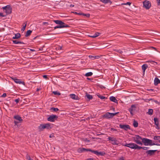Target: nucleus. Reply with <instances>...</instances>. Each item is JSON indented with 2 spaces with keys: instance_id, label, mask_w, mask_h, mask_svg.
<instances>
[{
  "instance_id": "nucleus-1",
  "label": "nucleus",
  "mask_w": 160,
  "mask_h": 160,
  "mask_svg": "<svg viewBox=\"0 0 160 160\" xmlns=\"http://www.w3.org/2000/svg\"><path fill=\"white\" fill-rule=\"evenodd\" d=\"M142 142L145 146H152L154 145L160 146V144L157 143L152 142V141L151 140L146 138H143L142 139Z\"/></svg>"
},
{
  "instance_id": "nucleus-2",
  "label": "nucleus",
  "mask_w": 160,
  "mask_h": 160,
  "mask_svg": "<svg viewBox=\"0 0 160 160\" xmlns=\"http://www.w3.org/2000/svg\"><path fill=\"white\" fill-rule=\"evenodd\" d=\"M52 127L50 123H47L45 124H41L38 126V129L39 131L41 132L43 131L44 129H50Z\"/></svg>"
},
{
  "instance_id": "nucleus-3",
  "label": "nucleus",
  "mask_w": 160,
  "mask_h": 160,
  "mask_svg": "<svg viewBox=\"0 0 160 160\" xmlns=\"http://www.w3.org/2000/svg\"><path fill=\"white\" fill-rule=\"evenodd\" d=\"M119 112H117L115 113H110L109 112H107L105 114L102 115V117L103 118H106L108 119L113 117L114 116L118 114Z\"/></svg>"
},
{
  "instance_id": "nucleus-4",
  "label": "nucleus",
  "mask_w": 160,
  "mask_h": 160,
  "mask_svg": "<svg viewBox=\"0 0 160 160\" xmlns=\"http://www.w3.org/2000/svg\"><path fill=\"white\" fill-rule=\"evenodd\" d=\"M126 147H129L132 149H138V145L132 142L129 143H126L125 145H123Z\"/></svg>"
},
{
  "instance_id": "nucleus-5",
  "label": "nucleus",
  "mask_w": 160,
  "mask_h": 160,
  "mask_svg": "<svg viewBox=\"0 0 160 160\" xmlns=\"http://www.w3.org/2000/svg\"><path fill=\"white\" fill-rule=\"evenodd\" d=\"M142 138L141 136L139 135H136L135 137H134L133 139L134 141L137 144L142 145V143L141 141V140L142 141Z\"/></svg>"
},
{
  "instance_id": "nucleus-6",
  "label": "nucleus",
  "mask_w": 160,
  "mask_h": 160,
  "mask_svg": "<svg viewBox=\"0 0 160 160\" xmlns=\"http://www.w3.org/2000/svg\"><path fill=\"white\" fill-rule=\"evenodd\" d=\"M2 8L4 11L5 12L6 15L12 13V8L10 5H7L2 7Z\"/></svg>"
},
{
  "instance_id": "nucleus-7",
  "label": "nucleus",
  "mask_w": 160,
  "mask_h": 160,
  "mask_svg": "<svg viewBox=\"0 0 160 160\" xmlns=\"http://www.w3.org/2000/svg\"><path fill=\"white\" fill-rule=\"evenodd\" d=\"M12 80H13L14 82L17 84H22L24 86H25V83L24 82L21 81V79H17L15 77H10Z\"/></svg>"
},
{
  "instance_id": "nucleus-8",
  "label": "nucleus",
  "mask_w": 160,
  "mask_h": 160,
  "mask_svg": "<svg viewBox=\"0 0 160 160\" xmlns=\"http://www.w3.org/2000/svg\"><path fill=\"white\" fill-rule=\"evenodd\" d=\"M58 118V117L55 115L52 114L50 115L47 118L48 121L51 122H54L55 120H56Z\"/></svg>"
},
{
  "instance_id": "nucleus-9",
  "label": "nucleus",
  "mask_w": 160,
  "mask_h": 160,
  "mask_svg": "<svg viewBox=\"0 0 160 160\" xmlns=\"http://www.w3.org/2000/svg\"><path fill=\"white\" fill-rule=\"evenodd\" d=\"M143 6L146 9H149L151 7V2L147 0H145L143 2Z\"/></svg>"
},
{
  "instance_id": "nucleus-10",
  "label": "nucleus",
  "mask_w": 160,
  "mask_h": 160,
  "mask_svg": "<svg viewBox=\"0 0 160 160\" xmlns=\"http://www.w3.org/2000/svg\"><path fill=\"white\" fill-rule=\"evenodd\" d=\"M119 127L122 129H123L127 131L128 129H130V126L128 125H122L120 124L119 125Z\"/></svg>"
},
{
  "instance_id": "nucleus-11",
  "label": "nucleus",
  "mask_w": 160,
  "mask_h": 160,
  "mask_svg": "<svg viewBox=\"0 0 160 160\" xmlns=\"http://www.w3.org/2000/svg\"><path fill=\"white\" fill-rule=\"evenodd\" d=\"M70 26L68 25L65 24H63L62 25H61V24H58V25L55 27L54 28V29H55L57 28H69L70 27Z\"/></svg>"
},
{
  "instance_id": "nucleus-12",
  "label": "nucleus",
  "mask_w": 160,
  "mask_h": 160,
  "mask_svg": "<svg viewBox=\"0 0 160 160\" xmlns=\"http://www.w3.org/2000/svg\"><path fill=\"white\" fill-rule=\"evenodd\" d=\"M157 151V150H149L147 151L146 153L148 155H149L151 156L154 155Z\"/></svg>"
},
{
  "instance_id": "nucleus-13",
  "label": "nucleus",
  "mask_w": 160,
  "mask_h": 160,
  "mask_svg": "<svg viewBox=\"0 0 160 160\" xmlns=\"http://www.w3.org/2000/svg\"><path fill=\"white\" fill-rule=\"evenodd\" d=\"M70 98L72 99L75 100H79L80 98L79 97L75 94H72L70 95Z\"/></svg>"
},
{
  "instance_id": "nucleus-14",
  "label": "nucleus",
  "mask_w": 160,
  "mask_h": 160,
  "mask_svg": "<svg viewBox=\"0 0 160 160\" xmlns=\"http://www.w3.org/2000/svg\"><path fill=\"white\" fill-rule=\"evenodd\" d=\"M136 108V106L135 104H132L131 105V107L128 109V111L130 112V114L132 115H133V113L132 111H133V109H135Z\"/></svg>"
},
{
  "instance_id": "nucleus-15",
  "label": "nucleus",
  "mask_w": 160,
  "mask_h": 160,
  "mask_svg": "<svg viewBox=\"0 0 160 160\" xmlns=\"http://www.w3.org/2000/svg\"><path fill=\"white\" fill-rule=\"evenodd\" d=\"M148 66L147 64H145L142 66V70L143 75L145 74L146 70L148 68Z\"/></svg>"
},
{
  "instance_id": "nucleus-16",
  "label": "nucleus",
  "mask_w": 160,
  "mask_h": 160,
  "mask_svg": "<svg viewBox=\"0 0 160 160\" xmlns=\"http://www.w3.org/2000/svg\"><path fill=\"white\" fill-rule=\"evenodd\" d=\"M88 148L86 149L84 148H79L78 150V152L80 153H82L84 152H88Z\"/></svg>"
},
{
  "instance_id": "nucleus-17",
  "label": "nucleus",
  "mask_w": 160,
  "mask_h": 160,
  "mask_svg": "<svg viewBox=\"0 0 160 160\" xmlns=\"http://www.w3.org/2000/svg\"><path fill=\"white\" fill-rule=\"evenodd\" d=\"M53 21L57 24H61V25L65 24V23L61 20H54Z\"/></svg>"
},
{
  "instance_id": "nucleus-18",
  "label": "nucleus",
  "mask_w": 160,
  "mask_h": 160,
  "mask_svg": "<svg viewBox=\"0 0 160 160\" xmlns=\"http://www.w3.org/2000/svg\"><path fill=\"white\" fill-rule=\"evenodd\" d=\"M14 118L19 121L20 122H21L22 121V119L19 115H15L14 117Z\"/></svg>"
},
{
  "instance_id": "nucleus-19",
  "label": "nucleus",
  "mask_w": 160,
  "mask_h": 160,
  "mask_svg": "<svg viewBox=\"0 0 160 160\" xmlns=\"http://www.w3.org/2000/svg\"><path fill=\"white\" fill-rule=\"evenodd\" d=\"M106 154V153L104 152H98L97 151L96 155L98 156H103Z\"/></svg>"
},
{
  "instance_id": "nucleus-20",
  "label": "nucleus",
  "mask_w": 160,
  "mask_h": 160,
  "mask_svg": "<svg viewBox=\"0 0 160 160\" xmlns=\"http://www.w3.org/2000/svg\"><path fill=\"white\" fill-rule=\"evenodd\" d=\"M159 83H160V80L158 78H155L154 80V85H157Z\"/></svg>"
},
{
  "instance_id": "nucleus-21",
  "label": "nucleus",
  "mask_w": 160,
  "mask_h": 160,
  "mask_svg": "<svg viewBox=\"0 0 160 160\" xmlns=\"http://www.w3.org/2000/svg\"><path fill=\"white\" fill-rule=\"evenodd\" d=\"M100 1L102 2L104 4H107L110 3L111 4L112 2L110 0H100Z\"/></svg>"
},
{
  "instance_id": "nucleus-22",
  "label": "nucleus",
  "mask_w": 160,
  "mask_h": 160,
  "mask_svg": "<svg viewBox=\"0 0 160 160\" xmlns=\"http://www.w3.org/2000/svg\"><path fill=\"white\" fill-rule=\"evenodd\" d=\"M110 100L111 101H112L114 102L118 103V101H117V100L116 99V98L114 97H113V96L110 97Z\"/></svg>"
},
{
  "instance_id": "nucleus-23",
  "label": "nucleus",
  "mask_w": 160,
  "mask_h": 160,
  "mask_svg": "<svg viewBox=\"0 0 160 160\" xmlns=\"http://www.w3.org/2000/svg\"><path fill=\"white\" fill-rule=\"evenodd\" d=\"M13 43L15 44H24V43L23 42H21L20 41H18L16 40H12Z\"/></svg>"
},
{
  "instance_id": "nucleus-24",
  "label": "nucleus",
  "mask_w": 160,
  "mask_h": 160,
  "mask_svg": "<svg viewBox=\"0 0 160 160\" xmlns=\"http://www.w3.org/2000/svg\"><path fill=\"white\" fill-rule=\"evenodd\" d=\"M21 37V34L20 33H18L15 34V36L12 37L13 39H18L19 38Z\"/></svg>"
},
{
  "instance_id": "nucleus-25",
  "label": "nucleus",
  "mask_w": 160,
  "mask_h": 160,
  "mask_svg": "<svg viewBox=\"0 0 160 160\" xmlns=\"http://www.w3.org/2000/svg\"><path fill=\"white\" fill-rule=\"evenodd\" d=\"M112 144L113 145H118L119 144L121 143L118 140L115 138V140L114 142H112Z\"/></svg>"
},
{
  "instance_id": "nucleus-26",
  "label": "nucleus",
  "mask_w": 160,
  "mask_h": 160,
  "mask_svg": "<svg viewBox=\"0 0 160 160\" xmlns=\"http://www.w3.org/2000/svg\"><path fill=\"white\" fill-rule=\"evenodd\" d=\"M153 139L155 140L158 141V142L160 143V136H155L153 137Z\"/></svg>"
},
{
  "instance_id": "nucleus-27",
  "label": "nucleus",
  "mask_w": 160,
  "mask_h": 160,
  "mask_svg": "<svg viewBox=\"0 0 160 160\" xmlns=\"http://www.w3.org/2000/svg\"><path fill=\"white\" fill-rule=\"evenodd\" d=\"M100 33L98 32H96L93 35L90 36V37L95 38L99 36Z\"/></svg>"
},
{
  "instance_id": "nucleus-28",
  "label": "nucleus",
  "mask_w": 160,
  "mask_h": 160,
  "mask_svg": "<svg viewBox=\"0 0 160 160\" xmlns=\"http://www.w3.org/2000/svg\"><path fill=\"white\" fill-rule=\"evenodd\" d=\"M97 95L99 98H100L102 100V99H107V98L106 97L104 96H101L100 94L98 93L97 94Z\"/></svg>"
},
{
  "instance_id": "nucleus-29",
  "label": "nucleus",
  "mask_w": 160,
  "mask_h": 160,
  "mask_svg": "<svg viewBox=\"0 0 160 160\" xmlns=\"http://www.w3.org/2000/svg\"><path fill=\"white\" fill-rule=\"evenodd\" d=\"M153 120L154 121L155 125H156V126L159 125V122L158 118H154Z\"/></svg>"
},
{
  "instance_id": "nucleus-30",
  "label": "nucleus",
  "mask_w": 160,
  "mask_h": 160,
  "mask_svg": "<svg viewBox=\"0 0 160 160\" xmlns=\"http://www.w3.org/2000/svg\"><path fill=\"white\" fill-rule=\"evenodd\" d=\"M32 31L31 30H28L27 31L25 35L26 37H28L30 36L32 32Z\"/></svg>"
},
{
  "instance_id": "nucleus-31",
  "label": "nucleus",
  "mask_w": 160,
  "mask_h": 160,
  "mask_svg": "<svg viewBox=\"0 0 160 160\" xmlns=\"http://www.w3.org/2000/svg\"><path fill=\"white\" fill-rule=\"evenodd\" d=\"M108 141H111L112 142H114L115 140V138L113 137H109L108 138Z\"/></svg>"
},
{
  "instance_id": "nucleus-32",
  "label": "nucleus",
  "mask_w": 160,
  "mask_h": 160,
  "mask_svg": "<svg viewBox=\"0 0 160 160\" xmlns=\"http://www.w3.org/2000/svg\"><path fill=\"white\" fill-rule=\"evenodd\" d=\"M149 148L147 147H142L140 146H138V150H139L141 149H142L144 150H147Z\"/></svg>"
},
{
  "instance_id": "nucleus-33",
  "label": "nucleus",
  "mask_w": 160,
  "mask_h": 160,
  "mask_svg": "<svg viewBox=\"0 0 160 160\" xmlns=\"http://www.w3.org/2000/svg\"><path fill=\"white\" fill-rule=\"evenodd\" d=\"M133 125L134 127L137 128L138 127V122L137 121L134 120Z\"/></svg>"
},
{
  "instance_id": "nucleus-34",
  "label": "nucleus",
  "mask_w": 160,
  "mask_h": 160,
  "mask_svg": "<svg viewBox=\"0 0 160 160\" xmlns=\"http://www.w3.org/2000/svg\"><path fill=\"white\" fill-rule=\"evenodd\" d=\"M153 110L152 109H149L148 111L147 112V113L150 115H152L153 114Z\"/></svg>"
},
{
  "instance_id": "nucleus-35",
  "label": "nucleus",
  "mask_w": 160,
  "mask_h": 160,
  "mask_svg": "<svg viewBox=\"0 0 160 160\" xmlns=\"http://www.w3.org/2000/svg\"><path fill=\"white\" fill-rule=\"evenodd\" d=\"M86 96L87 97V98H88L89 100L92 99L93 98V97L92 95L89 94H88V93H86Z\"/></svg>"
},
{
  "instance_id": "nucleus-36",
  "label": "nucleus",
  "mask_w": 160,
  "mask_h": 160,
  "mask_svg": "<svg viewBox=\"0 0 160 160\" xmlns=\"http://www.w3.org/2000/svg\"><path fill=\"white\" fill-rule=\"evenodd\" d=\"M88 151L91 152L92 153H93L96 155V153H97V150H94L91 149H89V148L88 149Z\"/></svg>"
},
{
  "instance_id": "nucleus-37",
  "label": "nucleus",
  "mask_w": 160,
  "mask_h": 160,
  "mask_svg": "<svg viewBox=\"0 0 160 160\" xmlns=\"http://www.w3.org/2000/svg\"><path fill=\"white\" fill-rule=\"evenodd\" d=\"M93 73L91 72H89L86 73L85 74V76L86 77H89L91 76L92 75Z\"/></svg>"
},
{
  "instance_id": "nucleus-38",
  "label": "nucleus",
  "mask_w": 160,
  "mask_h": 160,
  "mask_svg": "<svg viewBox=\"0 0 160 160\" xmlns=\"http://www.w3.org/2000/svg\"><path fill=\"white\" fill-rule=\"evenodd\" d=\"M50 110H52V111L56 112L59 110V109L57 108H55L52 107L50 108Z\"/></svg>"
},
{
  "instance_id": "nucleus-39",
  "label": "nucleus",
  "mask_w": 160,
  "mask_h": 160,
  "mask_svg": "<svg viewBox=\"0 0 160 160\" xmlns=\"http://www.w3.org/2000/svg\"><path fill=\"white\" fill-rule=\"evenodd\" d=\"M52 93L55 95H61V93L59 92H58L57 91H53Z\"/></svg>"
},
{
  "instance_id": "nucleus-40",
  "label": "nucleus",
  "mask_w": 160,
  "mask_h": 160,
  "mask_svg": "<svg viewBox=\"0 0 160 160\" xmlns=\"http://www.w3.org/2000/svg\"><path fill=\"white\" fill-rule=\"evenodd\" d=\"M26 25H27V22H26V23L25 24V25L23 26V27L21 29L22 31H23L25 30V28L26 26Z\"/></svg>"
},
{
  "instance_id": "nucleus-41",
  "label": "nucleus",
  "mask_w": 160,
  "mask_h": 160,
  "mask_svg": "<svg viewBox=\"0 0 160 160\" xmlns=\"http://www.w3.org/2000/svg\"><path fill=\"white\" fill-rule=\"evenodd\" d=\"M26 159L28 160H29L31 159L30 156L28 154H27L26 155Z\"/></svg>"
},
{
  "instance_id": "nucleus-42",
  "label": "nucleus",
  "mask_w": 160,
  "mask_h": 160,
  "mask_svg": "<svg viewBox=\"0 0 160 160\" xmlns=\"http://www.w3.org/2000/svg\"><path fill=\"white\" fill-rule=\"evenodd\" d=\"M82 15L86 16L87 17L89 18L90 17V14H85L82 13Z\"/></svg>"
},
{
  "instance_id": "nucleus-43",
  "label": "nucleus",
  "mask_w": 160,
  "mask_h": 160,
  "mask_svg": "<svg viewBox=\"0 0 160 160\" xmlns=\"http://www.w3.org/2000/svg\"><path fill=\"white\" fill-rule=\"evenodd\" d=\"M83 141H84L85 142H90V140H88V139L87 138H83L82 139Z\"/></svg>"
},
{
  "instance_id": "nucleus-44",
  "label": "nucleus",
  "mask_w": 160,
  "mask_h": 160,
  "mask_svg": "<svg viewBox=\"0 0 160 160\" xmlns=\"http://www.w3.org/2000/svg\"><path fill=\"white\" fill-rule=\"evenodd\" d=\"M131 4V2H127L126 3H122L121 4L122 5H130Z\"/></svg>"
},
{
  "instance_id": "nucleus-45",
  "label": "nucleus",
  "mask_w": 160,
  "mask_h": 160,
  "mask_svg": "<svg viewBox=\"0 0 160 160\" xmlns=\"http://www.w3.org/2000/svg\"><path fill=\"white\" fill-rule=\"evenodd\" d=\"M0 16L2 17H5L6 16V15H3L2 12H0Z\"/></svg>"
},
{
  "instance_id": "nucleus-46",
  "label": "nucleus",
  "mask_w": 160,
  "mask_h": 160,
  "mask_svg": "<svg viewBox=\"0 0 160 160\" xmlns=\"http://www.w3.org/2000/svg\"><path fill=\"white\" fill-rule=\"evenodd\" d=\"M72 12L75 14L82 15V13H78L77 12Z\"/></svg>"
},
{
  "instance_id": "nucleus-47",
  "label": "nucleus",
  "mask_w": 160,
  "mask_h": 160,
  "mask_svg": "<svg viewBox=\"0 0 160 160\" xmlns=\"http://www.w3.org/2000/svg\"><path fill=\"white\" fill-rule=\"evenodd\" d=\"M154 102L156 104H157L159 105H160V102H158L157 100H154Z\"/></svg>"
},
{
  "instance_id": "nucleus-48",
  "label": "nucleus",
  "mask_w": 160,
  "mask_h": 160,
  "mask_svg": "<svg viewBox=\"0 0 160 160\" xmlns=\"http://www.w3.org/2000/svg\"><path fill=\"white\" fill-rule=\"evenodd\" d=\"M49 137L50 138H52L54 137V134L53 133H52V134H51L49 135Z\"/></svg>"
},
{
  "instance_id": "nucleus-49",
  "label": "nucleus",
  "mask_w": 160,
  "mask_h": 160,
  "mask_svg": "<svg viewBox=\"0 0 160 160\" xmlns=\"http://www.w3.org/2000/svg\"><path fill=\"white\" fill-rule=\"evenodd\" d=\"M89 58H92L93 59H95V56H93L92 55H89Z\"/></svg>"
},
{
  "instance_id": "nucleus-50",
  "label": "nucleus",
  "mask_w": 160,
  "mask_h": 160,
  "mask_svg": "<svg viewBox=\"0 0 160 160\" xmlns=\"http://www.w3.org/2000/svg\"><path fill=\"white\" fill-rule=\"evenodd\" d=\"M19 98H18L15 99V101L17 103H18L19 102Z\"/></svg>"
},
{
  "instance_id": "nucleus-51",
  "label": "nucleus",
  "mask_w": 160,
  "mask_h": 160,
  "mask_svg": "<svg viewBox=\"0 0 160 160\" xmlns=\"http://www.w3.org/2000/svg\"><path fill=\"white\" fill-rule=\"evenodd\" d=\"M20 122H18V121H14V124H15V125H18V124Z\"/></svg>"
},
{
  "instance_id": "nucleus-52",
  "label": "nucleus",
  "mask_w": 160,
  "mask_h": 160,
  "mask_svg": "<svg viewBox=\"0 0 160 160\" xmlns=\"http://www.w3.org/2000/svg\"><path fill=\"white\" fill-rule=\"evenodd\" d=\"M111 131H117V130L112 128H111Z\"/></svg>"
},
{
  "instance_id": "nucleus-53",
  "label": "nucleus",
  "mask_w": 160,
  "mask_h": 160,
  "mask_svg": "<svg viewBox=\"0 0 160 160\" xmlns=\"http://www.w3.org/2000/svg\"><path fill=\"white\" fill-rule=\"evenodd\" d=\"M57 48H58V50H61L62 49V47L59 46Z\"/></svg>"
},
{
  "instance_id": "nucleus-54",
  "label": "nucleus",
  "mask_w": 160,
  "mask_h": 160,
  "mask_svg": "<svg viewBox=\"0 0 160 160\" xmlns=\"http://www.w3.org/2000/svg\"><path fill=\"white\" fill-rule=\"evenodd\" d=\"M6 93H4L2 96V97L3 98H5L6 96Z\"/></svg>"
},
{
  "instance_id": "nucleus-55",
  "label": "nucleus",
  "mask_w": 160,
  "mask_h": 160,
  "mask_svg": "<svg viewBox=\"0 0 160 160\" xmlns=\"http://www.w3.org/2000/svg\"><path fill=\"white\" fill-rule=\"evenodd\" d=\"M43 77L44 78L47 79L48 78L47 76V75H43Z\"/></svg>"
},
{
  "instance_id": "nucleus-56",
  "label": "nucleus",
  "mask_w": 160,
  "mask_h": 160,
  "mask_svg": "<svg viewBox=\"0 0 160 160\" xmlns=\"http://www.w3.org/2000/svg\"><path fill=\"white\" fill-rule=\"evenodd\" d=\"M118 160H125L123 157H120Z\"/></svg>"
},
{
  "instance_id": "nucleus-57",
  "label": "nucleus",
  "mask_w": 160,
  "mask_h": 160,
  "mask_svg": "<svg viewBox=\"0 0 160 160\" xmlns=\"http://www.w3.org/2000/svg\"><path fill=\"white\" fill-rule=\"evenodd\" d=\"M147 91H152L153 92H154L155 90L153 89H147Z\"/></svg>"
},
{
  "instance_id": "nucleus-58",
  "label": "nucleus",
  "mask_w": 160,
  "mask_h": 160,
  "mask_svg": "<svg viewBox=\"0 0 160 160\" xmlns=\"http://www.w3.org/2000/svg\"><path fill=\"white\" fill-rule=\"evenodd\" d=\"M41 88H37V90H36V91L37 92H38L40 90H41Z\"/></svg>"
},
{
  "instance_id": "nucleus-59",
  "label": "nucleus",
  "mask_w": 160,
  "mask_h": 160,
  "mask_svg": "<svg viewBox=\"0 0 160 160\" xmlns=\"http://www.w3.org/2000/svg\"><path fill=\"white\" fill-rule=\"evenodd\" d=\"M94 159L93 158H89L86 159V160H93Z\"/></svg>"
},
{
  "instance_id": "nucleus-60",
  "label": "nucleus",
  "mask_w": 160,
  "mask_h": 160,
  "mask_svg": "<svg viewBox=\"0 0 160 160\" xmlns=\"http://www.w3.org/2000/svg\"><path fill=\"white\" fill-rule=\"evenodd\" d=\"M158 2V4L160 5V0H157Z\"/></svg>"
},
{
  "instance_id": "nucleus-61",
  "label": "nucleus",
  "mask_w": 160,
  "mask_h": 160,
  "mask_svg": "<svg viewBox=\"0 0 160 160\" xmlns=\"http://www.w3.org/2000/svg\"><path fill=\"white\" fill-rule=\"evenodd\" d=\"M99 58V56H95V58Z\"/></svg>"
},
{
  "instance_id": "nucleus-62",
  "label": "nucleus",
  "mask_w": 160,
  "mask_h": 160,
  "mask_svg": "<svg viewBox=\"0 0 160 160\" xmlns=\"http://www.w3.org/2000/svg\"><path fill=\"white\" fill-rule=\"evenodd\" d=\"M74 6V5L73 4H71L70 5V7L71 8L73 7Z\"/></svg>"
},
{
  "instance_id": "nucleus-63",
  "label": "nucleus",
  "mask_w": 160,
  "mask_h": 160,
  "mask_svg": "<svg viewBox=\"0 0 160 160\" xmlns=\"http://www.w3.org/2000/svg\"><path fill=\"white\" fill-rule=\"evenodd\" d=\"M159 125L156 126V128H157L158 129H159Z\"/></svg>"
},
{
  "instance_id": "nucleus-64",
  "label": "nucleus",
  "mask_w": 160,
  "mask_h": 160,
  "mask_svg": "<svg viewBox=\"0 0 160 160\" xmlns=\"http://www.w3.org/2000/svg\"><path fill=\"white\" fill-rule=\"evenodd\" d=\"M47 23H48V22H43V25H45V24H47Z\"/></svg>"
}]
</instances>
